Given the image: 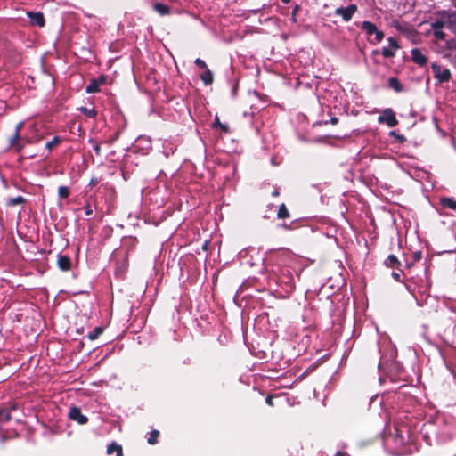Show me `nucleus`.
Returning a JSON list of instances; mask_svg holds the SVG:
<instances>
[{"label": "nucleus", "instance_id": "nucleus-1", "mask_svg": "<svg viewBox=\"0 0 456 456\" xmlns=\"http://www.w3.org/2000/svg\"><path fill=\"white\" fill-rule=\"evenodd\" d=\"M358 6L355 4H351L346 7L340 6L336 8L334 14L339 16L345 22L352 20L353 16L357 12Z\"/></svg>", "mask_w": 456, "mask_h": 456}, {"label": "nucleus", "instance_id": "nucleus-2", "mask_svg": "<svg viewBox=\"0 0 456 456\" xmlns=\"http://www.w3.org/2000/svg\"><path fill=\"white\" fill-rule=\"evenodd\" d=\"M22 127L23 123H18L15 127L14 135L10 139V147L15 149L17 151H21L24 148L26 142H28V141L20 137V134Z\"/></svg>", "mask_w": 456, "mask_h": 456}, {"label": "nucleus", "instance_id": "nucleus-3", "mask_svg": "<svg viewBox=\"0 0 456 456\" xmlns=\"http://www.w3.org/2000/svg\"><path fill=\"white\" fill-rule=\"evenodd\" d=\"M378 121L380 124H387L389 127H394L398 124L395 112L389 108L382 111L381 115L378 118Z\"/></svg>", "mask_w": 456, "mask_h": 456}, {"label": "nucleus", "instance_id": "nucleus-4", "mask_svg": "<svg viewBox=\"0 0 456 456\" xmlns=\"http://www.w3.org/2000/svg\"><path fill=\"white\" fill-rule=\"evenodd\" d=\"M432 70L434 73V77L440 82L449 81L451 78V72L449 69L442 67L436 63L432 64Z\"/></svg>", "mask_w": 456, "mask_h": 456}, {"label": "nucleus", "instance_id": "nucleus-5", "mask_svg": "<svg viewBox=\"0 0 456 456\" xmlns=\"http://www.w3.org/2000/svg\"><path fill=\"white\" fill-rule=\"evenodd\" d=\"M387 41L388 46L383 47L381 53L385 58H391L395 56V51L399 49L400 46L394 37H388Z\"/></svg>", "mask_w": 456, "mask_h": 456}, {"label": "nucleus", "instance_id": "nucleus-6", "mask_svg": "<svg viewBox=\"0 0 456 456\" xmlns=\"http://www.w3.org/2000/svg\"><path fill=\"white\" fill-rule=\"evenodd\" d=\"M69 417L70 419L77 421L78 424H86L88 421L86 416L82 414L81 411L77 407H71L69 410Z\"/></svg>", "mask_w": 456, "mask_h": 456}, {"label": "nucleus", "instance_id": "nucleus-7", "mask_svg": "<svg viewBox=\"0 0 456 456\" xmlns=\"http://www.w3.org/2000/svg\"><path fill=\"white\" fill-rule=\"evenodd\" d=\"M411 60L419 66H425L428 63V58L422 52L418 49L414 48L411 52Z\"/></svg>", "mask_w": 456, "mask_h": 456}, {"label": "nucleus", "instance_id": "nucleus-8", "mask_svg": "<svg viewBox=\"0 0 456 456\" xmlns=\"http://www.w3.org/2000/svg\"><path fill=\"white\" fill-rule=\"evenodd\" d=\"M444 22L436 20L431 24V29L436 39L443 40L445 37V34L443 31Z\"/></svg>", "mask_w": 456, "mask_h": 456}, {"label": "nucleus", "instance_id": "nucleus-9", "mask_svg": "<svg viewBox=\"0 0 456 456\" xmlns=\"http://www.w3.org/2000/svg\"><path fill=\"white\" fill-rule=\"evenodd\" d=\"M28 15L32 25H36L40 28L45 26V18L41 12H28Z\"/></svg>", "mask_w": 456, "mask_h": 456}, {"label": "nucleus", "instance_id": "nucleus-10", "mask_svg": "<svg viewBox=\"0 0 456 456\" xmlns=\"http://www.w3.org/2000/svg\"><path fill=\"white\" fill-rule=\"evenodd\" d=\"M58 267L62 271H69L71 267V262L69 256L60 255L57 260Z\"/></svg>", "mask_w": 456, "mask_h": 456}, {"label": "nucleus", "instance_id": "nucleus-11", "mask_svg": "<svg viewBox=\"0 0 456 456\" xmlns=\"http://www.w3.org/2000/svg\"><path fill=\"white\" fill-rule=\"evenodd\" d=\"M15 406L4 407L0 409V422L4 423L11 419V411L14 410Z\"/></svg>", "mask_w": 456, "mask_h": 456}, {"label": "nucleus", "instance_id": "nucleus-12", "mask_svg": "<svg viewBox=\"0 0 456 456\" xmlns=\"http://www.w3.org/2000/svg\"><path fill=\"white\" fill-rule=\"evenodd\" d=\"M104 81L103 77H100L97 79H93L90 84L86 86V93L93 94L99 91V86Z\"/></svg>", "mask_w": 456, "mask_h": 456}, {"label": "nucleus", "instance_id": "nucleus-13", "mask_svg": "<svg viewBox=\"0 0 456 456\" xmlns=\"http://www.w3.org/2000/svg\"><path fill=\"white\" fill-rule=\"evenodd\" d=\"M361 28L368 36H371L377 31L376 25L367 20L362 23Z\"/></svg>", "mask_w": 456, "mask_h": 456}, {"label": "nucleus", "instance_id": "nucleus-14", "mask_svg": "<svg viewBox=\"0 0 456 456\" xmlns=\"http://www.w3.org/2000/svg\"><path fill=\"white\" fill-rule=\"evenodd\" d=\"M388 86L391 89L395 90L397 93H400L403 90V85L396 77H390L388 79Z\"/></svg>", "mask_w": 456, "mask_h": 456}, {"label": "nucleus", "instance_id": "nucleus-15", "mask_svg": "<svg viewBox=\"0 0 456 456\" xmlns=\"http://www.w3.org/2000/svg\"><path fill=\"white\" fill-rule=\"evenodd\" d=\"M440 204L444 208H450V209H452V210H456V200H454L452 198H446V197L441 198L440 199Z\"/></svg>", "mask_w": 456, "mask_h": 456}, {"label": "nucleus", "instance_id": "nucleus-16", "mask_svg": "<svg viewBox=\"0 0 456 456\" xmlns=\"http://www.w3.org/2000/svg\"><path fill=\"white\" fill-rule=\"evenodd\" d=\"M446 23L447 27L456 35V12L448 15Z\"/></svg>", "mask_w": 456, "mask_h": 456}, {"label": "nucleus", "instance_id": "nucleus-17", "mask_svg": "<svg viewBox=\"0 0 456 456\" xmlns=\"http://www.w3.org/2000/svg\"><path fill=\"white\" fill-rule=\"evenodd\" d=\"M116 452V456H122V447L119 444H117L116 443H112L108 445L107 448V453L112 454Z\"/></svg>", "mask_w": 456, "mask_h": 456}, {"label": "nucleus", "instance_id": "nucleus-18", "mask_svg": "<svg viewBox=\"0 0 456 456\" xmlns=\"http://www.w3.org/2000/svg\"><path fill=\"white\" fill-rule=\"evenodd\" d=\"M153 9L161 15H167L170 12L169 7L161 3L155 4Z\"/></svg>", "mask_w": 456, "mask_h": 456}, {"label": "nucleus", "instance_id": "nucleus-19", "mask_svg": "<svg viewBox=\"0 0 456 456\" xmlns=\"http://www.w3.org/2000/svg\"><path fill=\"white\" fill-rule=\"evenodd\" d=\"M205 85H211L213 83V74L209 69H206L200 76Z\"/></svg>", "mask_w": 456, "mask_h": 456}, {"label": "nucleus", "instance_id": "nucleus-20", "mask_svg": "<svg viewBox=\"0 0 456 456\" xmlns=\"http://www.w3.org/2000/svg\"><path fill=\"white\" fill-rule=\"evenodd\" d=\"M277 216L280 219H285V218L289 217V210L287 209L285 204H281L279 207Z\"/></svg>", "mask_w": 456, "mask_h": 456}, {"label": "nucleus", "instance_id": "nucleus-21", "mask_svg": "<svg viewBox=\"0 0 456 456\" xmlns=\"http://www.w3.org/2000/svg\"><path fill=\"white\" fill-rule=\"evenodd\" d=\"M385 264L388 267H395L400 265L397 257L395 255H389L386 259Z\"/></svg>", "mask_w": 456, "mask_h": 456}, {"label": "nucleus", "instance_id": "nucleus-22", "mask_svg": "<svg viewBox=\"0 0 456 456\" xmlns=\"http://www.w3.org/2000/svg\"><path fill=\"white\" fill-rule=\"evenodd\" d=\"M24 202H25V199L22 196H18V197H15V198L9 199L8 201H7V205L11 206V207H13V206H16V205H21Z\"/></svg>", "mask_w": 456, "mask_h": 456}, {"label": "nucleus", "instance_id": "nucleus-23", "mask_svg": "<svg viewBox=\"0 0 456 456\" xmlns=\"http://www.w3.org/2000/svg\"><path fill=\"white\" fill-rule=\"evenodd\" d=\"M61 142V138L59 136H54L51 141L47 142L45 144V148L48 151H52L55 146H57Z\"/></svg>", "mask_w": 456, "mask_h": 456}, {"label": "nucleus", "instance_id": "nucleus-24", "mask_svg": "<svg viewBox=\"0 0 456 456\" xmlns=\"http://www.w3.org/2000/svg\"><path fill=\"white\" fill-rule=\"evenodd\" d=\"M375 36L374 39L369 38V42L370 44H377L383 40L384 38V33L377 28V31L373 34Z\"/></svg>", "mask_w": 456, "mask_h": 456}, {"label": "nucleus", "instance_id": "nucleus-25", "mask_svg": "<svg viewBox=\"0 0 456 456\" xmlns=\"http://www.w3.org/2000/svg\"><path fill=\"white\" fill-rule=\"evenodd\" d=\"M103 332V329L101 327H96L92 332L88 334V338L90 340L96 339Z\"/></svg>", "mask_w": 456, "mask_h": 456}, {"label": "nucleus", "instance_id": "nucleus-26", "mask_svg": "<svg viewBox=\"0 0 456 456\" xmlns=\"http://www.w3.org/2000/svg\"><path fill=\"white\" fill-rule=\"evenodd\" d=\"M69 195V190L67 186H60L58 189V196L61 199H67Z\"/></svg>", "mask_w": 456, "mask_h": 456}, {"label": "nucleus", "instance_id": "nucleus-27", "mask_svg": "<svg viewBox=\"0 0 456 456\" xmlns=\"http://www.w3.org/2000/svg\"><path fill=\"white\" fill-rule=\"evenodd\" d=\"M81 112L86 115L89 118H95L97 115V111L94 109H87L86 107H82L80 109Z\"/></svg>", "mask_w": 456, "mask_h": 456}, {"label": "nucleus", "instance_id": "nucleus-28", "mask_svg": "<svg viewBox=\"0 0 456 456\" xmlns=\"http://www.w3.org/2000/svg\"><path fill=\"white\" fill-rule=\"evenodd\" d=\"M159 433L158 430H153L151 432L150 437L148 438V443L150 444H155L157 443V438Z\"/></svg>", "mask_w": 456, "mask_h": 456}, {"label": "nucleus", "instance_id": "nucleus-29", "mask_svg": "<svg viewBox=\"0 0 456 456\" xmlns=\"http://www.w3.org/2000/svg\"><path fill=\"white\" fill-rule=\"evenodd\" d=\"M195 64H196L199 68H200V69H207L206 62H205L203 60L200 59V58H197V59L195 60Z\"/></svg>", "mask_w": 456, "mask_h": 456}, {"label": "nucleus", "instance_id": "nucleus-30", "mask_svg": "<svg viewBox=\"0 0 456 456\" xmlns=\"http://www.w3.org/2000/svg\"><path fill=\"white\" fill-rule=\"evenodd\" d=\"M84 210L86 216H91L93 214V208L89 204L84 208Z\"/></svg>", "mask_w": 456, "mask_h": 456}, {"label": "nucleus", "instance_id": "nucleus-31", "mask_svg": "<svg viewBox=\"0 0 456 456\" xmlns=\"http://www.w3.org/2000/svg\"><path fill=\"white\" fill-rule=\"evenodd\" d=\"M420 258H421V252L420 251H416V252L413 253V260L414 261H419Z\"/></svg>", "mask_w": 456, "mask_h": 456}, {"label": "nucleus", "instance_id": "nucleus-32", "mask_svg": "<svg viewBox=\"0 0 456 456\" xmlns=\"http://www.w3.org/2000/svg\"><path fill=\"white\" fill-rule=\"evenodd\" d=\"M93 147H94V150L96 155H100L101 147H100L99 143L95 142Z\"/></svg>", "mask_w": 456, "mask_h": 456}, {"label": "nucleus", "instance_id": "nucleus-33", "mask_svg": "<svg viewBox=\"0 0 456 456\" xmlns=\"http://www.w3.org/2000/svg\"><path fill=\"white\" fill-rule=\"evenodd\" d=\"M392 276H393V278L395 281H401V273H392Z\"/></svg>", "mask_w": 456, "mask_h": 456}, {"label": "nucleus", "instance_id": "nucleus-34", "mask_svg": "<svg viewBox=\"0 0 456 456\" xmlns=\"http://www.w3.org/2000/svg\"><path fill=\"white\" fill-rule=\"evenodd\" d=\"M219 127L222 129V131H224L225 133H227L229 131V127L226 125L221 124Z\"/></svg>", "mask_w": 456, "mask_h": 456}, {"label": "nucleus", "instance_id": "nucleus-35", "mask_svg": "<svg viewBox=\"0 0 456 456\" xmlns=\"http://www.w3.org/2000/svg\"><path fill=\"white\" fill-rule=\"evenodd\" d=\"M265 403H266L268 405H271V406H272V405H273V398H272V396H267V397L265 398Z\"/></svg>", "mask_w": 456, "mask_h": 456}, {"label": "nucleus", "instance_id": "nucleus-36", "mask_svg": "<svg viewBox=\"0 0 456 456\" xmlns=\"http://www.w3.org/2000/svg\"><path fill=\"white\" fill-rule=\"evenodd\" d=\"M222 123L219 121V118L217 117H216L215 118V122H214V126L216 127V126H220Z\"/></svg>", "mask_w": 456, "mask_h": 456}, {"label": "nucleus", "instance_id": "nucleus-37", "mask_svg": "<svg viewBox=\"0 0 456 456\" xmlns=\"http://www.w3.org/2000/svg\"><path fill=\"white\" fill-rule=\"evenodd\" d=\"M338 119L337 118H330V123L332 125H336V124H338Z\"/></svg>", "mask_w": 456, "mask_h": 456}, {"label": "nucleus", "instance_id": "nucleus-38", "mask_svg": "<svg viewBox=\"0 0 456 456\" xmlns=\"http://www.w3.org/2000/svg\"><path fill=\"white\" fill-rule=\"evenodd\" d=\"M280 282H285V283H288V285H289V287L290 289H292V287H293L292 282H290L289 281H283L282 279H281Z\"/></svg>", "mask_w": 456, "mask_h": 456}, {"label": "nucleus", "instance_id": "nucleus-39", "mask_svg": "<svg viewBox=\"0 0 456 456\" xmlns=\"http://www.w3.org/2000/svg\"><path fill=\"white\" fill-rule=\"evenodd\" d=\"M335 456H346V453L344 452H338Z\"/></svg>", "mask_w": 456, "mask_h": 456}, {"label": "nucleus", "instance_id": "nucleus-40", "mask_svg": "<svg viewBox=\"0 0 456 456\" xmlns=\"http://www.w3.org/2000/svg\"><path fill=\"white\" fill-rule=\"evenodd\" d=\"M279 194H280V192H279V191H278L277 189H275V190L273 191V193H272V195H273V196H278Z\"/></svg>", "mask_w": 456, "mask_h": 456}, {"label": "nucleus", "instance_id": "nucleus-41", "mask_svg": "<svg viewBox=\"0 0 456 456\" xmlns=\"http://www.w3.org/2000/svg\"><path fill=\"white\" fill-rule=\"evenodd\" d=\"M96 183H97V180H95V181L94 180H91V182H90L91 185H94Z\"/></svg>", "mask_w": 456, "mask_h": 456}, {"label": "nucleus", "instance_id": "nucleus-42", "mask_svg": "<svg viewBox=\"0 0 456 456\" xmlns=\"http://www.w3.org/2000/svg\"><path fill=\"white\" fill-rule=\"evenodd\" d=\"M283 3L287 4L289 2V0H281Z\"/></svg>", "mask_w": 456, "mask_h": 456}]
</instances>
